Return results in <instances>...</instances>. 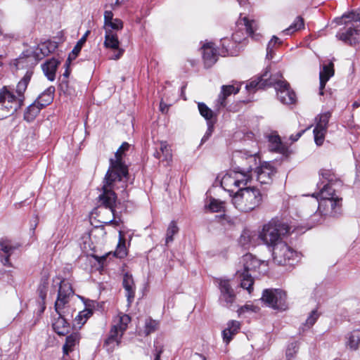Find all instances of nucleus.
<instances>
[{"label": "nucleus", "mask_w": 360, "mask_h": 360, "mask_svg": "<svg viewBox=\"0 0 360 360\" xmlns=\"http://www.w3.org/2000/svg\"><path fill=\"white\" fill-rule=\"evenodd\" d=\"M277 43H279V39L276 37V36H273L269 44H267L266 47V58L268 59H271L274 52V49Z\"/></svg>", "instance_id": "obj_49"}, {"label": "nucleus", "mask_w": 360, "mask_h": 360, "mask_svg": "<svg viewBox=\"0 0 360 360\" xmlns=\"http://www.w3.org/2000/svg\"><path fill=\"white\" fill-rule=\"evenodd\" d=\"M236 295L234 292L221 293L219 297V302L221 305L226 307H230L234 302Z\"/></svg>", "instance_id": "obj_39"}, {"label": "nucleus", "mask_w": 360, "mask_h": 360, "mask_svg": "<svg viewBox=\"0 0 360 360\" xmlns=\"http://www.w3.org/2000/svg\"><path fill=\"white\" fill-rule=\"evenodd\" d=\"M243 269H240L241 272H247L255 269L259 266V261L251 254H246L242 257Z\"/></svg>", "instance_id": "obj_28"}, {"label": "nucleus", "mask_w": 360, "mask_h": 360, "mask_svg": "<svg viewBox=\"0 0 360 360\" xmlns=\"http://www.w3.org/2000/svg\"><path fill=\"white\" fill-rule=\"evenodd\" d=\"M124 0H105L107 4L110 6H114L122 3Z\"/></svg>", "instance_id": "obj_62"}, {"label": "nucleus", "mask_w": 360, "mask_h": 360, "mask_svg": "<svg viewBox=\"0 0 360 360\" xmlns=\"http://www.w3.org/2000/svg\"><path fill=\"white\" fill-rule=\"evenodd\" d=\"M55 87L51 86L47 88L38 98L37 101H40V105L45 107L51 103L53 99Z\"/></svg>", "instance_id": "obj_32"}, {"label": "nucleus", "mask_w": 360, "mask_h": 360, "mask_svg": "<svg viewBox=\"0 0 360 360\" xmlns=\"http://www.w3.org/2000/svg\"><path fill=\"white\" fill-rule=\"evenodd\" d=\"M234 175L236 179L238 180L236 182L238 188H245L248 183L251 180L252 175L250 172H247V170L240 169L238 167L233 169Z\"/></svg>", "instance_id": "obj_27"}, {"label": "nucleus", "mask_w": 360, "mask_h": 360, "mask_svg": "<svg viewBox=\"0 0 360 360\" xmlns=\"http://www.w3.org/2000/svg\"><path fill=\"white\" fill-rule=\"evenodd\" d=\"M269 142L271 143L270 145V150L274 152H277L279 153H285L286 149L284 148L281 139L277 135H274L269 136Z\"/></svg>", "instance_id": "obj_35"}, {"label": "nucleus", "mask_w": 360, "mask_h": 360, "mask_svg": "<svg viewBox=\"0 0 360 360\" xmlns=\"http://www.w3.org/2000/svg\"><path fill=\"white\" fill-rule=\"evenodd\" d=\"M319 202L318 212L324 217L336 218L342 214V198L330 184H326L319 193H314Z\"/></svg>", "instance_id": "obj_3"}, {"label": "nucleus", "mask_w": 360, "mask_h": 360, "mask_svg": "<svg viewBox=\"0 0 360 360\" xmlns=\"http://www.w3.org/2000/svg\"><path fill=\"white\" fill-rule=\"evenodd\" d=\"M233 161L238 165V169L251 172L252 167L257 164V158L254 155H248L246 153L237 151L233 155Z\"/></svg>", "instance_id": "obj_11"}, {"label": "nucleus", "mask_w": 360, "mask_h": 360, "mask_svg": "<svg viewBox=\"0 0 360 360\" xmlns=\"http://www.w3.org/2000/svg\"><path fill=\"white\" fill-rule=\"evenodd\" d=\"M304 24L303 18L300 16H298L295 18L293 23L291 25H290L289 27L285 29L283 32H285L287 34H290L304 27Z\"/></svg>", "instance_id": "obj_41"}, {"label": "nucleus", "mask_w": 360, "mask_h": 360, "mask_svg": "<svg viewBox=\"0 0 360 360\" xmlns=\"http://www.w3.org/2000/svg\"><path fill=\"white\" fill-rule=\"evenodd\" d=\"M240 328V323L238 321L232 320L227 323V327L222 331L223 340L229 344L233 337L238 333Z\"/></svg>", "instance_id": "obj_21"}, {"label": "nucleus", "mask_w": 360, "mask_h": 360, "mask_svg": "<svg viewBox=\"0 0 360 360\" xmlns=\"http://www.w3.org/2000/svg\"><path fill=\"white\" fill-rule=\"evenodd\" d=\"M198 107L200 115L205 117L207 123L210 122V120L215 115L214 111L208 108L204 103H198Z\"/></svg>", "instance_id": "obj_38"}, {"label": "nucleus", "mask_w": 360, "mask_h": 360, "mask_svg": "<svg viewBox=\"0 0 360 360\" xmlns=\"http://www.w3.org/2000/svg\"><path fill=\"white\" fill-rule=\"evenodd\" d=\"M239 23L245 25L246 31L250 35H252L256 30L255 20H250L247 17L240 18Z\"/></svg>", "instance_id": "obj_42"}, {"label": "nucleus", "mask_w": 360, "mask_h": 360, "mask_svg": "<svg viewBox=\"0 0 360 360\" xmlns=\"http://www.w3.org/2000/svg\"><path fill=\"white\" fill-rule=\"evenodd\" d=\"M93 311L91 309H85L83 311L79 312L74 320L75 326H79V328L84 325L87 319L92 315Z\"/></svg>", "instance_id": "obj_34"}, {"label": "nucleus", "mask_w": 360, "mask_h": 360, "mask_svg": "<svg viewBox=\"0 0 360 360\" xmlns=\"http://www.w3.org/2000/svg\"><path fill=\"white\" fill-rule=\"evenodd\" d=\"M113 19L112 13L110 11H105L104 13V26Z\"/></svg>", "instance_id": "obj_57"}, {"label": "nucleus", "mask_w": 360, "mask_h": 360, "mask_svg": "<svg viewBox=\"0 0 360 360\" xmlns=\"http://www.w3.org/2000/svg\"><path fill=\"white\" fill-rule=\"evenodd\" d=\"M261 191L255 186L240 188L232 197L234 207L243 212H250L258 207L262 202Z\"/></svg>", "instance_id": "obj_4"}, {"label": "nucleus", "mask_w": 360, "mask_h": 360, "mask_svg": "<svg viewBox=\"0 0 360 360\" xmlns=\"http://www.w3.org/2000/svg\"><path fill=\"white\" fill-rule=\"evenodd\" d=\"M123 27V23L122 21L118 18H114L111 21H110L108 23H107L104 28L105 31L108 30H122Z\"/></svg>", "instance_id": "obj_43"}, {"label": "nucleus", "mask_w": 360, "mask_h": 360, "mask_svg": "<svg viewBox=\"0 0 360 360\" xmlns=\"http://www.w3.org/2000/svg\"><path fill=\"white\" fill-rule=\"evenodd\" d=\"M123 287L126 291L127 301L130 304L135 296V285L131 275L125 274L123 278Z\"/></svg>", "instance_id": "obj_23"}, {"label": "nucleus", "mask_w": 360, "mask_h": 360, "mask_svg": "<svg viewBox=\"0 0 360 360\" xmlns=\"http://www.w3.org/2000/svg\"><path fill=\"white\" fill-rule=\"evenodd\" d=\"M256 236L257 234L255 231L245 229L240 236L239 243L245 248H248L250 245L254 243Z\"/></svg>", "instance_id": "obj_30"}, {"label": "nucleus", "mask_w": 360, "mask_h": 360, "mask_svg": "<svg viewBox=\"0 0 360 360\" xmlns=\"http://www.w3.org/2000/svg\"><path fill=\"white\" fill-rule=\"evenodd\" d=\"M158 327L159 323L157 321L153 320L151 319L146 320L145 332L146 335H149L151 333L155 332L156 330H158Z\"/></svg>", "instance_id": "obj_46"}, {"label": "nucleus", "mask_w": 360, "mask_h": 360, "mask_svg": "<svg viewBox=\"0 0 360 360\" xmlns=\"http://www.w3.org/2000/svg\"><path fill=\"white\" fill-rule=\"evenodd\" d=\"M253 310V306L252 305H245L242 307H240L238 310V313L239 315H241L242 314L245 313L247 311H252Z\"/></svg>", "instance_id": "obj_60"}, {"label": "nucleus", "mask_w": 360, "mask_h": 360, "mask_svg": "<svg viewBox=\"0 0 360 360\" xmlns=\"http://www.w3.org/2000/svg\"><path fill=\"white\" fill-rule=\"evenodd\" d=\"M290 231V227L287 224L278 219H272L263 226L259 237L266 245L274 247L282 242L281 236Z\"/></svg>", "instance_id": "obj_5"}, {"label": "nucleus", "mask_w": 360, "mask_h": 360, "mask_svg": "<svg viewBox=\"0 0 360 360\" xmlns=\"http://www.w3.org/2000/svg\"><path fill=\"white\" fill-rule=\"evenodd\" d=\"M15 249V247L12 245L11 241L4 239L0 240V250L5 255L4 257L1 256V262L4 265L9 266L11 264L9 257Z\"/></svg>", "instance_id": "obj_26"}, {"label": "nucleus", "mask_w": 360, "mask_h": 360, "mask_svg": "<svg viewBox=\"0 0 360 360\" xmlns=\"http://www.w3.org/2000/svg\"><path fill=\"white\" fill-rule=\"evenodd\" d=\"M274 80L269 78L267 71H266L260 77L252 79L245 86L246 89L249 92H255L257 89H264L266 86L273 85Z\"/></svg>", "instance_id": "obj_14"}, {"label": "nucleus", "mask_w": 360, "mask_h": 360, "mask_svg": "<svg viewBox=\"0 0 360 360\" xmlns=\"http://www.w3.org/2000/svg\"><path fill=\"white\" fill-rule=\"evenodd\" d=\"M13 38H14V36L11 34H6L3 35V39L6 42H10Z\"/></svg>", "instance_id": "obj_63"}, {"label": "nucleus", "mask_w": 360, "mask_h": 360, "mask_svg": "<svg viewBox=\"0 0 360 360\" xmlns=\"http://www.w3.org/2000/svg\"><path fill=\"white\" fill-rule=\"evenodd\" d=\"M81 335L78 332H73L66 337L65 343L63 347V354L68 355L72 352L75 347L79 344Z\"/></svg>", "instance_id": "obj_24"}, {"label": "nucleus", "mask_w": 360, "mask_h": 360, "mask_svg": "<svg viewBox=\"0 0 360 360\" xmlns=\"http://www.w3.org/2000/svg\"><path fill=\"white\" fill-rule=\"evenodd\" d=\"M304 131H305V130H302V131L297 133L295 135H291L290 136V139L292 142L297 141L302 136V135L304 134Z\"/></svg>", "instance_id": "obj_61"}, {"label": "nucleus", "mask_w": 360, "mask_h": 360, "mask_svg": "<svg viewBox=\"0 0 360 360\" xmlns=\"http://www.w3.org/2000/svg\"><path fill=\"white\" fill-rule=\"evenodd\" d=\"M104 46L106 48L115 51V53L110 56V59L117 60L124 53V50L120 48V41L117 36L112 30H106Z\"/></svg>", "instance_id": "obj_12"}, {"label": "nucleus", "mask_w": 360, "mask_h": 360, "mask_svg": "<svg viewBox=\"0 0 360 360\" xmlns=\"http://www.w3.org/2000/svg\"><path fill=\"white\" fill-rule=\"evenodd\" d=\"M51 53V50L46 43L41 44L38 46L35 51V55L38 58H43Z\"/></svg>", "instance_id": "obj_50"}, {"label": "nucleus", "mask_w": 360, "mask_h": 360, "mask_svg": "<svg viewBox=\"0 0 360 360\" xmlns=\"http://www.w3.org/2000/svg\"><path fill=\"white\" fill-rule=\"evenodd\" d=\"M155 353L154 360H160V356L163 352V347L155 345Z\"/></svg>", "instance_id": "obj_58"}, {"label": "nucleus", "mask_w": 360, "mask_h": 360, "mask_svg": "<svg viewBox=\"0 0 360 360\" xmlns=\"http://www.w3.org/2000/svg\"><path fill=\"white\" fill-rule=\"evenodd\" d=\"M360 343V330H356L352 331L348 335L346 345L350 349L356 350L358 349Z\"/></svg>", "instance_id": "obj_33"}, {"label": "nucleus", "mask_w": 360, "mask_h": 360, "mask_svg": "<svg viewBox=\"0 0 360 360\" xmlns=\"http://www.w3.org/2000/svg\"><path fill=\"white\" fill-rule=\"evenodd\" d=\"M219 286L221 293L234 292L232 287L230 285L229 280L220 279L219 283Z\"/></svg>", "instance_id": "obj_51"}, {"label": "nucleus", "mask_w": 360, "mask_h": 360, "mask_svg": "<svg viewBox=\"0 0 360 360\" xmlns=\"http://www.w3.org/2000/svg\"><path fill=\"white\" fill-rule=\"evenodd\" d=\"M73 294L74 292L70 283L65 279L62 280L60 283L57 300L55 302L56 311L65 309Z\"/></svg>", "instance_id": "obj_10"}, {"label": "nucleus", "mask_w": 360, "mask_h": 360, "mask_svg": "<svg viewBox=\"0 0 360 360\" xmlns=\"http://www.w3.org/2000/svg\"><path fill=\"white\" fill-rule=\"evenodd\" d=\"M32 75V72L27 71L18 82L15 89L16 95L8 86H4L0 89V120L13 114L22 106L25 92Z\"/></svg>", "instance_id": "obj_2"}, {"label": "nucleus", "mask_w": 360, "mask_h": 360, "mask_svg": "<svg viewBox=\"0 0 360 360\" xmlns=\"http://www.w3.org/2000/svg\"><path fill=\"white\" fill-rule=\"evenodd\" d=\"M125 255H126L125 248H124V245H123L122 247H120V245H118V249L115 251V252L112 255L111 252H108V253H107L103 256H101V257L96 256L95 258H96V261L100 264L103 266L105 263L107 258H108L110 257H115V256L122 257Z\"/></svg>", "instance_id": "obj_36"}, {"label": "nucleus", "mask_w": 360, "mask_h": 360, "mask_svg": "<svg viewBox=\"0 0 360 360\" xmlns=\"http://www.w3.org/2000/svg\"><path fill=\"white\" fill-rule=\"evenodd\" d=\"M273 85L275 86L277 97L282 103L290 105L295 103V93L285 80L274 81Z\"/></svg>", "instance_id": "obj_9"}, {"label": "nucleus", "mask_w": 360, "mask_h": 360, "mask_svg": "<svg viewBox=\"0 0 360 360\" xmlns=\"http://www.w3.org/2000/svg\"><path fill=\"white\" fill-rule=\"evenodd\" d=\"M298 258L297 252L283 241L273 247V259L279 265L292 264Z\"/></svg>", "instance_id": "obj_7"}, {"label": "nucleus", "mask_w": 360, "mask_h": 360, "mask_svg": "<svg viewBox=\"0 0 360 360\" xmlns=\"http://www.w3.org/2000/svg\"><path fill=\"white\" fill-rule=\"evenodd\" d=\"M58 317L54 318L52 323L53 328L60 335H64L68 333L69 324L64 318V309L56 311Z\"/></svg>", "instance_id": "obj_15"}, {"label": "nucleus", "mask_w": 360, "mask_h": 360, "mask_svg": "<svg viewBox=\"0 0 360 360\" xmlns=\"http://www.w3.org/2000/svg\"><path fill=\"white\" fill-rule=\"evenodd\" d=\"M262 301L274 309L284 311L287 309L285 292L278 289H266L263 291Z\"/></svg>", "instance_id": "obj_8"}, {"label": "nucleus", "mask_w": 360, "mask_h": 360, "mask_svg": "<svg viewBox=\"0 0 360 360\" xmlns=\"http://www.w3.org/2000/svg\"><path fill=\"white\" fill-rule=\"evenodd\" d=\"M179 231V228L175 221H172L169 223L168 228L167 229L166 233V239L165 243L167 245L168 243L173 241V236L177 233Z\"/></svg>", "instance_id": "obj_40"}, {"label": "nucleus", "mask_w": 360, "mask_h": 360, "mask_svg": "<svg viewBox=\"0 0 360 360\" xmlns=\"http://www.w3.org/2000/svg\"><path fill=\"white\" fill-rule=\"evenodd\" d=\"M257 179L261 184H270L276 171L270 162H264L257 168Z\"/></svg>", "instance_id": "obj_13"}, {"label": "nucleus", "mask_w": 360, "mask_h": 360, "mask_svg": "<svg viewBox=\"0 0 360 360\" xmlns=\"http://www.w3.org/2000/svg\"><path fill=\"white\" fill-rule=\"evenodd\" d=\"M319 79H320V94H323V89L325 88L326 82L328 81V78H323V76L319 75Z\"/></svg>", "instance_id": "obj_59"}, {"label": "nucleus", "mask_w": 360, "mask_h": 360, "mask_svg": "<svg viewBox=\"0 0 360 360\" xmlns=\"http://www.w3.org/2000/svg\"><path fill=\"white\" fill-rule=\"evenodd\" d=\"M46 288H47V283L44 282L43 284L40 285L38 291H39V297L41 299V301L43 302V304H44V301L46 297Z\"/></svg>", "instance_id": "obj_54"}, {"label": "nucleus", "mask_w": 360, "mask_h": 360, "mask_svg": "<svg viewBox=\"0 0 360 360\" xmlns=\"http://www.w3.org/2000/svg\"><path fill=\"white\" fill-rule=\"evenodd\" d=\"M319 175L329 182H331L333 180L334 174L330 170L322 169L319 171Z\"/></svg>", "instance_id": "obj_53"}, {"label": "nucleus", "mask_w": 360, "mask_h": 360, "mask_svg": "<svg viewBox=\"0 0 360 360\" xmlns=\"http://www.w3.org/2000/svg\"><path fill=\"white\" fill-rule=\"evenodd\" d=\"M154 156L165 162L166 165H169L172 160V150L167 142L161 141L160 143V149L154 153Z\"/></svg>", "instance_id": "obj_22"}, {"label": "nucleus", "mask_w": 360, "mask_h": 360, "mask_svg": "<svg viewBox=\"0 0 360 360\" xmlns=\"http://www.w3.org/2000/svg\"><path fill=\"white\" fill-rule=\"evenodd\" d=\"M43 108L40 105V101H35L27 108L24 114V119L29 122L33 121Z\"/></svg>", "instance_id": "obj_29"}, {"label": "nucleus", "mask_w": 360, "mask_h": 360, "mask_svg": "<svg viewBox=\"0 0 360 360\" xmlns=\"http://www.w3.org/2000/svg\"><path fill=\"white\" fill-rule=\"evenodd\" d=\"M299 349L298 343L297 342H293L288 345L286 349V360H292L297 352Z\"/></svg>", "instance_id": "obj_44"}, {"label": "nucleus", "mask_w": 360, "mask_h": 360, "mask_svg": "<svg viewBox=\"0 0 360 360\" xmlns=\"http://www.w3.org/2000/svg\"><path fill=\"white\" fill-rule=\"evenodd\" d=\"M209 209L213 212L224 211V203L217 199H211L208 205Z\"/></svg>", "instance_id": "obj_45"}, {"label": "nucleus", "mask_w": 360, "mask_h": 360, "mask_svg": "<svg viewBox=\"0 0 360 360\" xmlns=\"http://www.w3.org/2000/svg\"><path fill=\"white\" fill-rule=\"evenodd\" d=\"M334 75L333 63H330L328 65H325L321 70L319 75L323 76V78L329 79Z\"/></svg>", "instance_id": "obj_47"}, {"label": "nucleus", "mask_w": 360, "mask_h": 360, "mask_svg": "<svg viewBox=\"0 0 360 360\" xmlns=\"http://www.w3.org/2000/svg\"><path fill=\"white\" fill-rule=\"evenodd\" d=\"M207 124H208L207 130L206 133L205 134V135L203 136V137L202 138V140H201L202 143L205 142L210 137V136L212 135V134L213 132V129H214L213 124H211V122H208Z\"/></svg>", "instance_id": "obj_56"}, {"label": "nucleus", "mask_w": 360, "mask_h": 360, "mask_svg": "<svg viewBox=\"0 0 360 360\" xmlns=\"http://www.w3.org/2000/svg\"><path fill=\"white\" fill-rule=\"evenodd\" d=\"M240 88L236 87L233 85H223L221 86V92L217 100L216 106L219 110L221 108L226 106V99L232 94H236L239 92Z\"/></svg>", "instance_id": "obj_16"}, {"label": "nucleus", "mask_w": 360, "mask_h": 360, "mask_svg": "<svg viewBox=\"0 0 360 360\" xmlns=\"http://www.w3.org/2000/svg\"><path fill=\"white\" fill-rule=\"evenodd\" d=\"M24 60H25V58H19L16 59L15 65L17 66L18 68H20V65H21V63H23Z\"/></svg>", "instance_id": "obj_64"}, {"label": "nucleus", "mask_w": 360, "mask_h": 360, "mask_svg": "<svg viewBox=\"0 0 360 360\" xmlns=\"http://www.w3.org/2000/svg\"><path fill=\"white\" fill-rule=\"evenodd\" d=\"M319 317V314L317 312V310H312L306 320L305 326L307 328L311 327L316 323Z\"/></svg>", "instance_id": "obj_52"}, {"label": "nucleus", "mask_w": 360, "mask_h": 360, "mask_svg": "<svg viewBox=\"0 0 360 360\" xmlns=\"http://www.w3.org/2000/svg\"><path fill=\"white\" fill-rule=\"evenodd\" d=\"M236 274L240 279V286L246 289L248 292L250 293L252 290V285L254 283L251 275L247 272H241V270H238Z\"/></svg>", "instance_id": "obj_31"}, {"label": "nucleus", "mask_w": 360, "mask_h": 360, "mask_svg": "<svg viewBox=\"0 0 360 360\" xmlns=\"http://www.w3.org/2000/svg\"><path fill=\"white\" fill-rule=\"evenodd\" d=\"M326 131L327 130H321V129H318L316 127L314 128L313 132L314 136V141L317 146H321L323 144Z\"/></svg>", "instance_id": "obj_48"}, {"label": "nucleus", "mask_w": 360, "mask_h": 360, "mask_svg": "<svg viewBox=\"0 0 360 360\" xmlns=\"http://www.w3.org/2000/svg\"><path fill=\"white\" fill-rule=\"evenodd\" d=\"M86 39L84 37H82L79 39V41L77 43L76 46L74 47V49L72 51V53L75 55V56H77V54L80 52L82 46L83 44L85 42Z\"/></svg>", "instance_id": "obj_55"}, {"label": "nucleus", "mask_w": 360, "mask_h": 360, "mask_svg": "<svg viewBox=\"0 0 360 360\" xmlns=\"http://www.w3.org/2000/svg\"><path fill=\"white\" fill-rule=\"evenodd\" d=\"M330 116L331 113L329 111L319 115L316 117V124L315 127L321 129V130H327Z\"/></svg>", "instance_id": "obj_37"}, {"label": "nucleus", "mask_w": 360, "mask_h": 360, "mask_svg": "<svg viewBox=\"0 0 360 360\" xmlns=\"http://www.w3.org/2000/svg\"><path fill=\"white\" fill-rule=\"evenodd\" d=\"M233 174V170L229 171L224 175L221 181V186L229 192H233L234 188H238L236 184L238 180L236 179Z\"/></svg>", "instance_id": "obj_25"}, {"label": "nucleus", "mask_w": 360, "mask_h": 360, "mask_svg": "<svg viewBox=\"0 0 360 360\" xmlns=\"http://www.w3.org/2000/svg\"><path fill=\"white\" fill-rule=\"evenodd\" d=\"M341 20L347 29L345 32H339L336 37L343 42L350 45L360 41V13L350 12L342 15Z\"/></svg>", "instance_id": "obj_6"}, {"label": "nucleus", "mask_w": 360, "mask_h": 360, "mask_svg": "<svg viewBox=\"0 0 360 360\" xmlns=\"http://www.w3.org/2000/svg\"><path fill=\"white\" fill-rule=\"evenodd\" d=\"M129 146L128 143L124 142L116 151L115 158L110 160V167L105 176L102 188L103 193L99 195V200L103 205V207L101 208L100 212H108L112 216L103 221L105 224H110L114 221V205L117 197L113 189H115V184L117 181H121L123 177L128 175V168L122 161V158Z\"/></svg>", "instance_id": "obj_1"}, {"label": "nucleus", "mask_w": 360, "mask_h": 360, "mask_svg": "<svg viewBox=\"0 0 360 360\" xmlns=\"http://www.w3.org/2000/svg\"><path fill=\"white\" fill-rule=\"evenodd\" d=\"M130 321L131 318L129 315L125 314H119L114 318L111 328L124 334Z\"/></svg>", "instance_id": "obj_19"}, {"label": "nucleus", "mask_w": 360, "mask_h": 360, "mask_svg": "<svg viewBox=\"0 0 360 360\" xmlns=\"http://www.w3.org/2000/svg\"><path fill=\"white\" fill-rule=\"evenodd\" d=\"M203 60L207 68L212 66L217 60V51L213 47L212 43H207L203 45Z\"/></svg>", "instance_id": "obj_17"}, {"label": "nucleus", "mask_w": 360, "mask_h": 360, "mask_svg": "<svg viewBox=\"0 0 360 360\" xmlns=\"http://www.w3.org/2000/svg\"><path fill=\"white\" fill-rule=\"evenodd\" d=\"M60 63V61L52 58L41 65L42 70L49 81L53 82L55 80L56 72Z\"/></svg>", "instance_id": "obj_18"}, {"label": "nucleus", "mask_w": 360, "mask_h": 360, "mask_svg": "<svg viewBox=\"0 0 360 360\" xmlns=\"http://www.w3.org/2000/svg\"><path fill=\"white\" fill-rule=\"evenodd\" d=\"M123 335V333L110 328L109 335L105 340L104 347H106L108 352H112L115 347L120 345Z\"/></svg>", "instance_id": "obj_20"}]
</instances>
